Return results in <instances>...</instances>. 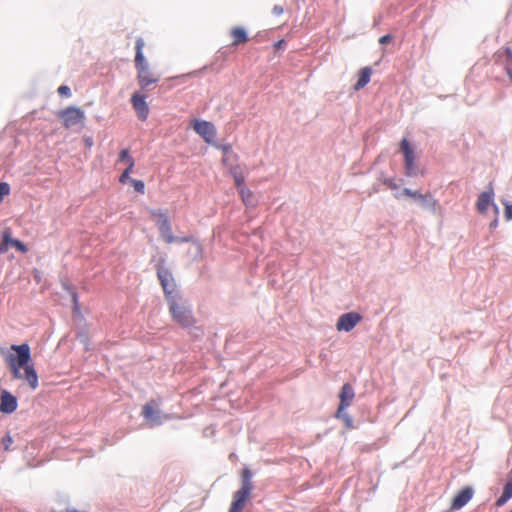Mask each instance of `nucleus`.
Segmentation results:
<instances>
[{"label":"nucleus","instance_id":"f257e3e1","mask_svg":"<svg viewBox=\"0 0 512 512\" xmlns=\"http://www.w3.org/2000/svg\"><path fill=\"white\" fill-rule=\"evenodd\" d=\"M11 350L15 351L16 354H9L6 357V362L13 378L26 380L29 387L35 390L39 386V380L35 368L30 364L31 352L29 345H12Z\"/></svg>","mask_w":512,"mask_h":512},{"label":"nucleus","instance_id":"f03ea898","mask_svg":"<svg viewBox=\"0 0 512 512\" xmlns=\"http://www.w3.org/2000/svg\"><path fill=\"white\" fill-rule=\"evenodd\" d=\"M252 472L249 468H243L241 472V487L234 492L228 512H242L246 503L251 499L253 491Z\"/></svg>","mask_w":512,"mask_h":512},{"label":"nucleus","instance_id":"7ed1b4c3","mask_svg":"<svg viewBox=\"0 0 512 512\" xmlns=\"http://www.w3.org/2000/svg\"><path fill=\"white\" fill-rule=\"evenodd\" d=\"M169 313L172 320L182 328H189L195 325L196 319L190 306L181 298H168Z\"/></svg>","mask_w":512,"mask_h":512},{"label":"nucleus","instance_id":"20e7f679","mask_svg":"<svg viewBox=\"0 0 512 512\" xmlns=\"http://www.w3.org/2000/svg\"><path fill=\"white\" fill-rule=\"evenodd\" d=\"M339 398H340V403H339V406H338L335 416L337 418H343V419H345V421L347 423H350L351 422L350 416L348 414L344 413V410L351 405L353 399L355 398L354 388L352 387V385L350 383H345L342 386V389L339 394Z\"/></svg>","mask_w":512,"mask_h":512},{"label":"nucleus","instance_id":"39448f33","mask_svg":"<svg viewBox=\"0 0 512 512\" xmlns=\"http://www.w3.org/2000/svg\"><path fill=\"white\" fill-rule=\"evenodd\" d=\"M60 117L63 119L64 126L71 128L81 124L85 119V114L80 108L71 106L62 111Z\"/></svg>","mask_w":512,"mask_h":512},{"label":"nucleus","instance_id":"423d86ee","mask_svg":"<svg viewBox=\"0 0 512 512\" xmlns=\"http://www.w3.org/2000/svg\"><path fill=\"white\" fill-rule=\"evenodd\" d=\"M194 131L200 135L205 142L208 144H214V140L216 137V128L215 126L208 121L204 120H195L193 123Z\"/></svg>","mask_w":512,"mask_h":512},{"label":"nucleus","instance_id":"0eeeda50","mask_svg":"<svg viewBox=\"0 0 512 512\" xmlns=\"http://www.w3.org/2000/svg\"><path fill=\"white\" fill-rule=\"evenodd\" d=\"M414 203L421 209L432 214H436L440 208L438 201L430 193L423 194L419 192L415 195Z\"/></svg>","mask_w":512,"mask_h":512},{"label":"nucleus","instance_id":"6e6552de","mask_svg":"<svg viewBox=\"0 0 512 512\" xmlns=\"http://www.w3.org/2000/svg\"><path fill=\"white\" fill-rule=\"evenodd\" d=\"M362 320V316L357 312H348L342 314L336 323V328L338 331H351L360 321Z\"/></svg>","mask_w":512,"mask_h":512},{"label":"nucleus","instance_id":"1a4fd4ad","mask_svg":"<svg viewBox=\"0 0 512 512\" xmlns=\"http://www.w3.org/2000/svg\"><path fill=\"white\" fill-rule=\"evenodd\" d=\"M157 276L165 292L166 298L174 297L173 293L175 291L176 284L171 272L166 268L160 267L157 270Z\"/></svg>","mask_w":512,"mask_h":512},{"label":"nucleus","instance_id":"9d476101","mask_svg":"<svg viewBox=\"0 0 512 512\" xmlns=\"http://www.w3.org/2000/svg\"><path fill=\"white\" fill-rule=\"evenodd\" d=\"M401 150L404 154V162L407 176H414L417 173L414 152L407 139L401 141Z\"/></svg>","mask_w":512,"mask_h":512},{"label":"nucleus","instance_id":"9b49d317","mask_svg":"<svg viewBox=\"0 0 512 512\" xmlns=\"http://www.w3.org/2000/svg\"><path fill=\"white\" fill-rule=\"evenodd\" d=\"M490 206H493L495 211L497 210V207L494 205V189L491 183L488 185L487 189L478 196L476 203L477 210L481 214L486 213Z\"/></svg>","mask_w":512,"mask_h":512},{"label":"nucleus","instance_id":"f8f14e48","mask_svg":"<svg viewBox=\"0 0 512 512\" xmlns=\"http://www.w3.org/2000/svg\"><path fill=\"white\" fill-rule=\"evenodd\" d=\"M9 246L16 248L21 253H26L28 251L27 247L21 241L11 237V232L7 229L4 231L2 241L0 243V255L6 253Z\"/></svg>","mask_w":512,"mask_h":512},{"label":"nucleus","instance_id":"ddd939ff","mask_svg":"<svg viewBox=\"0 0 512 512\" xmlns=\"http://www.w3.org/2000/svg\"><path fill=\"white\" fill-rule=\"evenodd\" d=\"M17 398L10 392L3 390L0 394V412L11 414L17 409Z\"/></svg>","mask_w":512,"mask_h":512},{"label":"nucleus","instance_id":"4468645a","mask_svg":"<svg viewBox=\"0 0 512 512\" xmlns=\"http://www.w3.org/2000/svg\"><path fill=\"white\" fill-rule=\"evenodd\" d=\"M131 103L138 118L145 120L149 114V107L146 103L145 97L141 94L135 93L131 98Z\"/></svg>","mask_w":512,"mask_h":512},{"label":"nucleus","instance_id":"2eb2a0df","mask_svg":"<svg viewBox=\"0 0 512 512\" xmlns=\"http://www.w3.org/2000/svg\"><path fill=\"white\" fill-rule=\"evenodd\" d=\"M473 490L470 487H465L459 491L452 500L451 509L459 510L465 506L472 498Z\"/></svg>","mask_w":512,"mask_h":512},{"label":"nucleus","instance_id":"dca6fc26","mask_svg":"<svg viewBox=\"0 0 512 512\" xmlns=\"http://www.w3.org/2000/svg\"><path fill=\"white\" fill-rule=\"evenodd\" d=\"M144 46V42L142 39H138L136 41V56H135V66L137 69V72H144V71H150L149 63L144 58L142 49Z\"/></svg>","mask_w":512,"mask_h":512},{"label":"nucleus","instance_id":"f3484780","mask_svg":"<svg viewBox=\"0 0 512 512\" xmlns=\"http://www.w3.org/2000/svg\"><path fill=\"white\" fill-rule=\"evenodd\" d=\"M157 404L154 401H150L146 403L142 408V416L147 419L153 421L154 424H161V418L156 411Z\"/></svg>","mask_w":512,"mask_h":512},{"label":"nucleus","instance_id":"a211bd4d","mask_svg":"<svg viewBox=\"0 0 512 512\" xmlns=\"http://www.w3.org/2000/svg\"><path fill=\"white\" fill-rule=\"evenodd\" d=\"M150 214L151 220L156 224H169L173 220L171 213L165 209H153Z\"/></svg>","mask_w":512,"mask_h":512},{"label":"nucleus","instance_id":"6ab92c4d","mask_svg":"<svg viewBox=\"0 0 512 512\" xmlns=\"http://www.w3.org/2000/svg\"><path fill=\"white\" fill-rule=\"evenodd\" d=\"M510 480L505 484L502 495L497 499L496 506H503L508 500L512 498V470L510 473Z\"/></svg>","mask_w":512,"mask_h":512},{"label":"nucleus","instance_id":"aec40b11","mask_svg":"<svg viewBox=\"0 0 512 512\" xmlns=\"http://www.w3.org/2000/svg\"><path fill=\"white\" fill-rule=\"evenodd\" d=\"M371 73H372V71H371V68H369V67H365V68L361 69L359 78H358L356 84L354 85V89L360 90V89L364 88L370 81Z\"/></svg>","mask_w":512,"mask_h":512},{"label":"nucleus","instance_id":"412c9836","mask_svg":"<svg viewBox=\"0 0 512 512\" xmlns=\"http://www.w3.org/2000/svg\"><path fill=\"white\" fill-rule=\"evenodd\" d=\"M137 79L141 88H146L149 85L154 84L158 81V78L153 77L151 71H144L138 73Z\"/></svg>","mask_w":512,"mask_h":512},{"label":"nucleus","instance_id":"4be33fe9","mask_svg":"<svg viewBox=\"0 0 512 512\" xmlns=\"http://www.w3.org/2000/svg\"><path fill=\"white\" fill-rule=\"evenodd\" d=\"M237 190L241 196L243 203L246 206H254L255 205V203H256L255 196L249 188H247L246 186H243Z\"/></svg>","mask_w":512,"mask_h":512},{"label":"nucleus","instance_id":"5701e85b","mask_svg":"<svg viewBox=\"0 0 512 512\" xmlns=\"http://www.w3.org/2000/svg\"><path fill=\"white\" fill-rule=\"evenodd\" d=\"M230 174L232 175V177L235 181V185H236L237 189L245 186L244 185L245 177H244L241 167L239 165L231 166Z\"/></svg>","mask_w":512,"mask_h":512},{"label":"nucleus","instance_id":"b1692460","mask_svg":"<svg viewBox=\"0 0 512 512\" xmlns=\"http://www.w3.org/2000/svg\"><path fill=\"white\" fill-rule=\"evenodd\" d=\"M232 35L235 39L234 44L242 43L247 40V33L243 28L237 27L232 30Z\"/></svg>","mask_w":512,"mask_h":512},{"label":"nucleus","instance_id":"393cba45","mask_svg":"<svg viewBox=\"0 0 512 512\" xmlns=\"http://www.w3.org/2000/svg\"><path fill=\"white\" fill-rule=\"evenodd\" d=\"M215 147H217L218 149H221L224 153V158H223V163L225 165H227V162H228V156L229 154L232 152V148L229 144H225V145H220V144H216L214 142L213 144Z\"/></svg>","mask_w":512,"mask_h":512},{"label":"nucleus","instance_id":"a878e982","mask_svg":"<svg viewBox=\"0 0 512 512\" xmlns=\"http://www.w3.org/2000/svg\"><path fill=\"white\" fill-rule=\"evenodd\" d=\"M133 167H134V160H131L128 167L124 170V172L120 176L119 180L121 183L129 182V179H131L129 175L132 172Z\"/></svg>","mask_w":512,"mask_h":512},{"label":"nucleus","instance_id":"bb28decb","mask_svg":"<svg viewBox=\"0 0 512 512\" xmlns=\"http://www.w3.org/2000/svg\"><path fill=\"white\" fill-rule=\"evenodd\" d=\"M504 205V217L506 221H512V202L507 200L502 201Z\"/></svg>","mask_w":512,"mask_h":512},{"label":"nucleus","instance_id":"cd10ccee","mask_svg":"<svg viewBox=\"0 0 512 512\" xmlns=\"http://www.w3.org/2000/svg\"><path fill=\"white\" fill-rule=\"evenodd\" d=\"M129 182L138 193L143 194L145 192V184L142 180L129 179Z\"/></svg>","mask_w":512,"mask_h":512},{"label":"nucleus","instance_id":"c85d7f7f","mask_svg":"<svg viewBox=\"0 0 512 512\" xmlns=\"http://www.w3.org/2000/svg\"><path fill=\"white\" fill-rule=\"evenodd\" d=\"M1 444L3 446V449L5 451H8L11 445L13 444V438L9 434H7L1 439Z\"/></svg>","mask_w":512,"mask_h":512},{"label":"nucleus","instance_id":"c756f323","mask_svg":"<svg viewBox=\"0 0 512 512\" xmlns=\"http://www.w3.org/2000/svg\"><path fill=\"white\" fill-rule=\"evenodd\" d=\"M10 192V187L5 182H0V201L4 199L6 195H8Z\"/></svg>","mask_w":512,"mask_h":512},{"label":"nucleus","instance_id":"7c9ffc66","mask_svg":"<svg viewBox=\"0 0 512 512\" xmlns=\"http://www.w3.org/2000/svg\"><path fill=\"white\" fill-rule=\"evenodd\" d=\"M119 160L120 161H127L128 165L130 164V161L133 160V158L130 156L128 149H123L120 152Z\"/></svg>","mask_w":512,"mask_h":512},{"label":"nucleus","instance_id":"2f4dec72","mask_svg":"<svg viewBox=\"0 0 512 512\" xmlns=\"http://www.w3.org/2000/svg\"><path fill=\"white\" fill-rule=\"evenodd\" d=\"M58 93L61 95V96H65V97H70L71 96V90L68 86L66 85H61L59 88H58Z\"/></svg>","mask_w":512,"mask_h":512},{"label":"nucleus","instance_id":"473e14b6","mask_svg":"<svg viewBox=\"0 0 512 512\" xmlns=\"http://www.w3.org/2000/svg\"><path fill=\"white\" fill-rule=\"evenodd\" d=\"M418 193H419V191H414L409 188H404L402 191L403 195L411 197L413 199V201L415 200V195H417Z\"/></svg>","mask_w":512,"mask_h":512},{"label":"nucleus","instance_id":"72a5a7b5","mask_svg":"<svg viewBox=\"0 0 512 512\" xmlns=\"http://www.w3.org/2000/svg\"><path fill=\"white\" fill-rule=\"evenodd\" d=\"M392 36L390 34L384 35L379 39L380 44L384 45L391 41Z\"/></svg>","mask_w":512,"mask_h":512},{"label":"nucleus","instance_id":"f704fd0d","mask_svg":"<svg viewBox=\"0 0 512 512\" xmlns=\"http://www.w3.org/2000/svg\"><path fill=\"white\" fill-rule=\"evenodd\" d=\"M284 12L283 8L280 5H275L273 7V13L275 15H281Z\"/></svg>","mask_w":512,"mask_h":512},{"label":"nucleus","instance_id":"c9c22d12","mask_svg":"<svg viewBox=\"0 0 512 512\" xmlns=\"http://www.w3.org/2000/svg\"><path fill=\"white\" fill-rule=\"evenodd\" d=\"M73 304H74V310L79 311V303H78V296L76 293L73 294Z\"/></svg>","mask_w":512,"mask_h":512},{"label":"nucleus","instance_id":"e433bc0d","mask_svg":"<svg viewBox=\"0 0 512 512\" xmlns=\"http://www.w3.org/2000/svg\"><path fill=\"white\" fill-rule=\"evenodd\" d=\"M507 75L509 77V79L512 81V70L507 68Z\"/></svg>","mask_w":512,"mask_h":512},{"label":"nucleus","instance_id":"4c0bfd02","mask_svg":"<svg viewBox=\"0 0 512 512\" xmlns=\"http://www.w3.org/2000/svg\"><path fill=\"white\" fill-rule=\"evenodd\" d=\"M506 52L510 58H512V52L509 48L506 49Z\"/></svg>","mask_w":512,"mask_h":512},{"label":"nucleus","instance_id":"58836bf2","mask_svg":"<svg viewBox=\"0 0 512 512\" xmlns=\"http://www.w3.org/2000/svg\"><path fill=\"white\" fill-rule=\"evenodd\" d=\"M87 144H88L89 146H91V145H92V141H91L90 139H88V140H87Z\"/></svg>","mask_w":512,"mask_h":512},{"label":"nucleus","instance_id":"ea45409f","mask_svg":"<svg viewBox=\"0 0 512 512\" xmlns=\"http://www.w3.org/2000/svg\"><path fill=\"white\" fill-rule=\"evenodd\" d=\"M166 241H167V242H172V241H173V239H172L171 237H169V238H167V239H166Z\"/></svg>","mask_w":512,"mask_h":512}]
</instances>
